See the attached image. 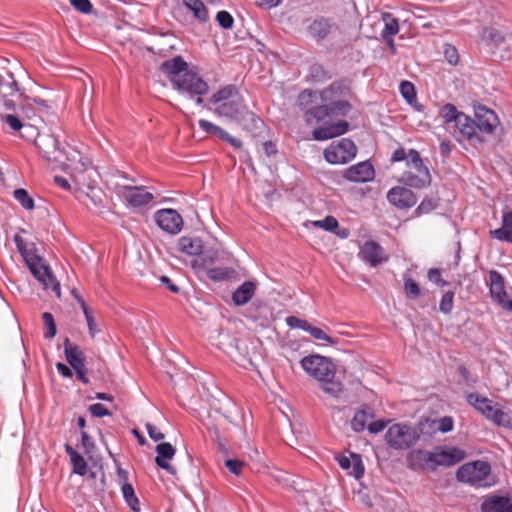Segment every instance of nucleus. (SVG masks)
<instances>
[{
    "label": "nucleus",
    "mask_w": 512,
    "mask_h": 512,
    "mask_svg": "<svg viewBox=\"0 0 512 512\" xmlns=\"http://www.w3.org/2000/svg\"><path fill=\"white\" fill-rule=\"evenodd\" d=\"M350 88L344 82H334L321 91L304 90L298 96V105L305 112V120L311 123L333 116H345L351 110L347 100Z\"/></svg>",
    "instance_id": "1"
},
{
    "label": "nucleus",
    "mask_w": 512,
    "mask_h": 512,
    "mask_svg": "<svg viewBox=\"0 0 512 512\" xmlns=\"http://www.w3.org/2000/svg\"><path fill=\"white\" fill-rule=\"evenodd\" d=\"M160 71L179 94L195 100L197 105L203 104V96L208 93L209 85L198 73L189 69L188 63L181 56L164 61Z\"/></svg>",
    "instance_id": "2"
},
{
    "label": "nucleus",
    "mask_w": 512,
    "mask_h": 512,
    "mask_svg": "<svg viewBox=\"0 0 512 512\" xmlns=\"http://www.w3.org/2000/svg\"><path fill=\"white\" fill-rule=\"evenodd\" d=\"M300 364L306 374L319 382L326 394L332 397L342 394L343 384L335 380L336 367L329 358L312 354L302 358Z\"/></svg>",
    "instance_id": "3"
},
{
    "label": "nucleus",
    "mask_w": 512,
    "mask_h": 512,
    "mask_svg": "<svg viewBox=\"0 0 512 512\" xmlns=\"http://www.w3.org/2000/svg\"><path fill=\"white\" fill-rule=\"evenodd\" d=\"M17 247L31 274L42 285L44 290L51 289L55 295L61 297L60 283L54 276L51 268L46 261L37 254L34 246H24L18 237H15Z\"/></svg>",
    "instance_id": "4"
},
{
    "label": "nucleus",
    "mask_w": 512,
    "mask_h": 512,
    "mask_svg": "<svg viewBox=\"0 0 512 512\" xmlns=\"http://www.w3.org/2000/svg\"><path fill=\"white\" fill-rule=\"evenodd\" d=\"M466 399L471 406L494 425L512 429V418L500 408L498 403L477 393L468 394Z\"/></svg>",
    "instance_id": "5"
},
{
    "label": "nucleus",
    "mask_w": 512,
    "mask_h": 512,
    "mask_svg": "<svg viewBox=\"0 0 512 512\" xmlns=\"http://www.w3.org/2000/svg\"><path fill=\"white\" fill-rule=\"evenodd\" d=\"M456 478L474 487H491L495 484L490 464L482 460L462 465L456 472Z\"/></svg>",
    "instance_id": "6"
},
{
    "label": "nucleus",
    "mask_w": 512,
    "mask_h": 512,
    "mask_svg": "<svg viewBox=\"0 0 512 512\" xmlns=\"http://www.w3.org/2000/svg\"><path fill=\"white\" fill-rule=\"evenodd\" d=\"M400 182L406 186L421 189L431 183L429 169L424 165L418 151L409 150V170L404 172Z\"/></svg>",
    "instance_id": "7"
},
{
    "label": "nucleus",
    "mask_w": 512,
    "mask_h": 512,
    "mask_svg": "<svg viewBox=\"0 0 512 512\" xmlns=\"http://www.w3.org/2000/svg\"><path fill=\"white\" fill-rule=\"evenodd\" d=\"M419 438V431L405 423H395L385 433L387 444L396 450H405L412 447Z\"/></svg>",
    "instance_id": "8"
},
{
    "label": "nucleus",
    "mask_w": 512,
    "mask_h": 512,
    "mask_svg": "<svg viewBox=\"0 0 512 512\" xmlns=\"http://www.w3.org/2000/svg\"><path fill=\"white\" fill-rule=\"evenodd\" d=\"M113 190L124 204L134 208L149 205L154 200L153 194L145 186L116 184Z\"/></svg>",
    "instance_id": "9"
},
{
    "label": "nucleus",
    "mask_w": 512,
    "mask_h": 512,
    "mask_svg": "<svg viewBox=\"0 0 512 512\" xmlns=\"http://www.w3.org/2000/svg\"><path fill=\"white\" fill-rule=\"evenodd\" d=\"M357 154L355 143L342 138L337 143H332L324 150V157L331 164H346L353 160Z\"/></svg>",
    "instance_id": "10"
},
{
    "label": "nucleus",
    "mask_w": 512,
    "mask_h": 512,
    "mask_svg": "<svg viewBox=\"0 0 512 512\" xmlns=\"http://www.w3.org/2000/svg\"><path fill=\"white\" fill-rule=\"evenodd\" d=\"M424 456L427 462H433L438 466H453L461 462L466 453L464 450L454 446L437 447L433 452H418Z\"/></svg>",
    "instance_id": "11"
},
{
    "label": "nucleus",
    "mask_w": 512,
    "mask_h": 512,
    "mask_svg": "<svg viewBox=\"0 0 512 512\" xmlns=\"http://www.w3.org/2000/svg\"><path fill=\"white\" fill-rule=\"evenodd\" d=\"M475 123L480 134L492 135L500 126L498 115L483 105L474 108Z\"/></svg>",
    "instance_id": "12"
},
{
    "label": "nucleus",
    "mask_w": 512,
    "mask_h": 512,
    "mask_svg": "<svg viewBox=\"0 0 512 512\" xmlns=\"http://www.w3.org/2000/svg\"><path fill=\"white\" fill-rule=\"evenodd\" d=\"M488 286L492 299L502 308L512 311V299L507 300L504 278L499 272L495 270L489 272Z\"/></svg>",
    "instance_id": "13"
},
{
    "label": "nucleus",
    "mask_w": 512,
    "mask_h": 512,
    "mask_svg": "<svg viewBox=\"0 0 512 512\" xmlns=\"http://www.w3.org/2000/svg\"><path fill=\"white\" fill-rule=\"evenodd\" d=\"M155 221L160 229L172 235L178 234L183 226L181 215L174 209L158 210Z\"/></svg>",
    "instance_id": "14"
},
{
    "label": "nucleus",
    "mask_w": 512,
    "mask_h": 512,
    "mask_svg": "<svg viewBox=\"0 0 512 512\" xmlns=\"http://www.w3.org/2000/svg\"><path fill=\"white\" fill-rule=\"evenodd\" d=\"M343 177L350 182L367 183L374 179L375 170L369 161H363L347 168Z\"/></svg>",
    "instance_id": "15"
},
{
    "label": "nucleus",
    "mask_w": 512,
    "mask_h": 512,
    "mask_svg": "<svg viewBox=\"0 0 512 512\" xmlns=\"http://www.w3.org/2000/svg\"><path fill=\"white\" fill-rule=\"evenodd\" d=\"M388 201L400 208V209H408L413 207L417 202L416 195L406 187H393L387 193Z\"/></svg>",
    "instance_id": "16"
},
{
    "label": "nucleus",
    "mask_w": 512,
    "mask_h": 512,
    "mask_svg": "<svg viewBox=\"0 0 512 512\" xmlns=\"http://www.w3.org/2000/svg\"><path fill=\"white\" fill-rule=\"evenodd\" d=\"M361 259L372 267L388 261V256L385 254L383 248L374 241L365 242L359 252Z\"/></svg>",
    "instance_id": "17"
},
{
    "label": "nucleus",
    "mask_w": 512,
    "mask_h": 512,
    "mask_svg": "<svg viewBox=\"0 0 512 512\" xmlns=\"http://www.w3.org/2000/svg\"><path fill=\"white\" fill-rule=\"evenodd\" d=\"M349 124L345 120H338L334 123L325 124L315 128L312 131L313 139L325 141L334 137L341 136L348 131Z\"/></svg>",
    "instance_id": "18"
},
{
    "label": "nucleus",
    "mask_w": 512,
    "mask_h": 512,
    "mask_svg": "<svg viewBox=\"0 0 512 512\" xmlns=\"http://www.w3.org/2000/svg\"><path fill=\"white\" fill-rule=\"evenodd\" d=\"M156 457L155 463L161 469H164L171 475L176 474V469L169 464V461L172 460L175 456L176 450L175 448L168 442L160 443L156 446Z\"/></svg>",
    "instance_id": "19"
},
{
    "label": "nucleus",
    "mask_w": 512,
    "mask_h": 512,
    "mask_svg": "<svg viewBox=\"0 0 512 512\" xmlns=\"http://www.w3.org/2000/svg\"><path fill=\"white\" fill-rule=\"evenodd\" d=\"M336 460L343 470H347L349 475L360 479L364 475V466L361 456L356 453H351L350 456H338Z\"/></svg>",
    "instance_id": "20"
},
{
    "label": "nucleus",
    "mask_w": 512,
    "mask_h": 512,
    "mask_svg": "<svg viewBox=\"0 0 512 512\" xmlns=\"http://www.w3.org/2000/svg\"><path fill=\"white\" fill-rule=\"evenodd\" d=\"M455 127L458 129L461 136L469 141L477 143H482L484 141L477 129L475 120L466 114L460 115Z\"/></svg>",
    "instance_id": "21"
},
{
    "label": "nucleus",
    "mask_w": 512,
    "mask_h": 512,
    "mask_svg": "<svg viewBox=\"0 0 512 512\" xmlns=\"http://www.w3.org/2000/svg\"><path fill=\"white\" fill-rule=\"evenodd\" d=\"M244 105L239 99H233L225 102L222 105L215 107L213 113L218 117H224L232 120H240L241 112L243 111Z\"/></svg>",
    "instance_id": "22"
},
{
    "label": "nucleus",
    "mask_w": 512,
    "mask_h": 512,
    "mask_svg": "<svg viewBox=\"0 0 512 512\" xmlns=\"http://www.w3.org/2000/svg\"><path fill=\"white\" fill-rule=\"evenodd\" d=\"M64 354L67 362L73 369L85 366V355L80 347L72 343L69 338L64 341Z\"/></svg>",
    "instance_id": "23"
},
{
    "label": "nucleus",
    "mask_w": 512,
    "mask_h": 512,
    "mask_svg": "<svg viewBox=\"0 0 512 512\" xmlns=\"http://www.w3.org/2000/svg\"><path fill=\"white\" fill-rule=\"evenodd\" d=\"M482 512H512V502L506 497L491 496L483 500Z\"/></svg>",
    "instance_id": "24"
},
{
    "label": "nucleus",
    "mask_w": 512,
    "mask_h": 512,
    "mask_svg": "<svg viewBox=\"0 0 512 512\" xmlns=\"http://www.w3.org/2000/svg\"><path fill=\"white\" fill-rule=\"evenodd\" d=\"M238 95V89L235 85L229 84L218 89L209 98V103L216 107L224 104L225 102L233 100Z\"/></svg>",
    "instance_id": "25"
},
{
    "label": "nucleus",
    "mask_w": 512,
    "mask_h": 512,
    "mask_svg": "<svg viewBox=\"0 0 512 512\" xmlns=\"http://www.w3.org/2000/svg\"><path fill=\"white\" fill-rule=\"evenodd\" d=\"M178 249L187 255L196 256L202 252L203 243L197 237L183 236L178 240Z\"/></svg>",
    "instance_id": "26"
},
{
    "label": "nucleus",
    "mask_w": 512,
    "mask_h": 512,
    "mask_svg": "<svg viewBox=\"0 0 512 512\" xmlns=\"http://www.w3.org/2000/svg\"><path fill=\"white\" fill-rule=\"evenodd\" d=\"M255 284L251 281H246L242 285H240L232 295L233 302L237 306L244 305L248 303L255 293Z\"/></svg>",
    "instance_id": "27"
},
{
    "label": "nucleus",
    "mask_w": 512,
    "mask_h": 512,
    "mask_svg": "<svg viewBox=\"0 0 512 512\" xmlns=\"http://www.w3.org/2000/svg\"><path fill=\"white\" fill-rule=\"evenodd\" d=\"M483 36L486 40L490 41L495 47L503 46L504 49H508L511 44L510 36L504 35L494 28L485 29Z\"/></svg>",
    "instance_id": "28"
},
{
    "label": "nucleus",
    "mask_w": 512,
    "mask_h": 512,
    "mask_svg": "<svg viewBox=\"0 0 512 512\" xmlns=\"http://www.w3.org/2000/svg\"><path fill=\"white\" fill-rule=\"evenodd\" d=\"M382 19L384 22V28L381 32V36L385 40H390L392 37L399 32V23L398 20L391 13H384L382 15Z\"/></svg>",
    "instance_id": "29"
},
{
    "label": "nucleus",
    "mask_w": 512,
    "mask_h": 512,
    "mask_svg": "<svg viewBox=\"0 0 512 512\" xmlns=\"http://www.w3.org/2000/svg\"><path fill=\"white\" fill-rule=\"evenodd\" d=\"M65 451L70 456L73 464V471L78 475H85L87 473V463L83 456L77 453L74 448L68 444L65 445Z\"/></svg>",
    "instance_id": "30"
},
{
    "label": "nucleus",
    "mask_w": 512,
    "mask_h": 512,
    "mask_svg": "<svg viewBox=\"0 0 512 512\" xmlns=\"http://www.w3.org/2000/svg\"><path fill=\"white\" fill-rule=\"evenodd\" d=\"M121 492H122L123 498H124L126 504L128 505V507L133 512H140L141 511L140 502H139L138 497L135 494L133 486L130 483H124V484H122Z\"/></svg>",
    "instance_id": "31"
},
{
    "label": "nucleus",
    "mask_w": 512,
    "mask_h": 512,
    "mask_svg": "<svg viewBox=\"0 0 512 512\" xmlns=\"http://www.w3.org/2000/svg\"><path fill=\"white\" fill-rule=\"evenodd\" d=\"M185 6L200 22H206L209 18L208 11L201 0H183Z\"/></svg>",
    "instance_id": "32"
},
{
    "label": "nucleus",
    "mask_w": 512,
    "mask_h": 512,
    "mask_svg": "<svg viewBox=\"0 0 512 512\" xmlns=\"http://www.w3.org/2000/svg\"><path fill=\"white\" fill-rule=\"evenodd\" d=\"M331 30V24L326 19L315 20L309 26V33L315 38H324Z\"/></svg>",
    "instance_id": "33"
},
{
    "label": "nucleus",
    "mask_w": 512,
    "mask_h": 512,
    "mask_svg": "<svg viewBox=\"0 0 512 512\" xmlns=\"http://www.w3.org/2000/svg\"><path fill=\"white\" fill-rule=\"evenodd\" d=\"M440 117L444 120L445 123L450 124L454 123V126L458 122L460 115H464L463 112L457 110V108L453 104H445L439 111Z\"/></svg>",
    "instance_id": "34"
},
{
    "label": "nucleus",
    "mask_w": 512,
    "mask_h": 512,
    "mask_svg": "<svg viewBox=\"0 0 512 512\" xmlns=\"http://www.w3.org/2000/svg\"><path fill=\"white\" fill-rule=\"evenodd\" d=\"M239 122L245 129H254L258 128L261 120L256 116L255 113L249 111L245 106L243 107V111L240 115V120H236Z\"/></svg>",
    "instance_id": "35"
},
{
    "label": "nucleus",
    "mask_w": 512,
    "mask_h": 512,
    "mask_svg": "<svg viewBox=\"0 0 512 512\" xmlns=\"http://www.w3.org/2000/svg\"><path fill=\"white\" fill-rule=\"evenodd\" d=\"M198 125H199L200 129L202 131H204L205 133H207L209 135L216 136L222 140L224 137L227 136V131H225L220 126H218L208 120L200 119L198 121Z\"/></svg>",
    "instance_id": "36"
},
{
    "label": "nucleus",
    "mask_w": 512,
    "mask_h": 512,
    "mask_svg": "<svg viewBox=\"0 0 512 512\" xmlns=\"http://www.w3.org/2000/svg\"><path fill=\"white\" fill-rule=\"evenodd\" d=\"M43 152L44 157L51 159L52 151L49 149L53 148V151H60V142L52 135L41 138V145L39 146Z\"/></svg>",
    "instance_id": "37"
},
{
    "label": "nucleus",
    "mask_w": 512,
    "mask_h": 512,
    "mask_svg": "<svg viewBox=\"0 0 512 512\" xmlns=\"http://www.w3.org/2000/svg\"><path fill=\"white\" fill-rule=\"evenodd\" d=\"M426 424H429L431 428L434 430L440 431L441 433L450 432L453 429L454 422L453 419L449 416L442 417L438 420L426 421Z\"/></svg>",
    "instance_id": "38"
},
{
    "label": "nucleus",
    "mask_w": 512,
    "mask_h": 512,
    "mask_svg": "<svg viewBox=\"0 0 512 512\" xmlns=\"http://www.w3.org/2000/svg\"><path fill=\"white\" fill-rule=\"evenodd\" d=\"M13 196L24 209H26V210L34 209V207H35L34 200L29 195L27 190H25L23 188L16 189L13 192Z\"/></svg>",
    "instance_id": "39"
},
{
    "label": "nucleus",
    "mask_w": 512,
    "mask_h": 512,
    "mask_svg": "<svg viewBox=\"0 0 512 512\" xmlns=\"http://www.w3.org/2000/svg\"><path fill=\"white\" fill-rule=\"evenodd\" d=\"M306 332H308L315 340L322 341L327 345H335L337 343V341L326 334L323 329L314 327L311 324Z\"/></svg>",
    "instance_id": "40"
},
{
    "label": "nucleus",
    "mask_w": 512,
    "mask_h": 512,
    "mask_svg": "<svg viewBox=\"0 0 512 512\" xmlns=\"http://www.w3.org/2000/svg\"><path fill=\"white\" fill-rule=\"evenodd\" d=\"M44 323V336L45 338L52 339L55 337L57 328L54 321L53 315L49 312H45L42 315Z\"/></svg>",
    "instance_id": "41"
},
{
    "label": "nucleus",
    "mask_w": 512,
    "mask_h": 512,
    "mask_svg": "<svg viewBox=\"0 0 512 512\" xmlns=\"http://www.w3.org/2000/svg\"><path fill=\"white\" fill-rule=\"evenodd\" d=\"M402 97L409 103L416 102V90L414 85L409 81H402L399 86Z\"/></svg>",
    "instance_id": "42"
},
{
    "label": "nucleus",
    "mask_w": 512,
    "mask_h": 512,
    "mask_svg": "<svg viewBox=\"0 0 512 512\" xmlns=\"http://www.w3.org/2000/svg\"><path fill=\"white\" fill-rule=\"evenodd\" d=\"M206 271V274L208 278L214 281H221L225 280L230 277L232 270L227 267H214V268H208Z\"/></svg>",
    "instance_id": "43"
},
{
    "label": "nucleus",
    "mask_w": 512,
    "mask_h": 512,
    "mask_svg": "<svg viewBox=\"0 0 512 512\" xmlns=\"http://www.w3.org/2000/svg\"><path fill=\"white\" fill-rule=\"evenodd\" d=\"M368 414L365 410H359L355 413L351 427L355 432H361L367 427Z\"/></svg>",
    "instance_id": "44"
},
{
    "label": "nucleus",
    "mask_w": 512,
    "mask_h": 512,
    "mask_svg": "<svg viewBox=\"0 0 512 512\" xmlns=\"http://www.w3.org/2000/svg\"><path fill=\"white\" fill-rule=\"evenodd\" d=\"M83 314H84L86 322H87L89 335L92 338H94L97 334L100 333V328H99L98 323L95 320L93 311L91 309H89L88 307H84Z\"/></svg>",
    "instance_id": "45"
},
{
    "label": "nucleus",
    "mask_w": 512,
    "mask_h": 512,
    "mask_svg": "<svg viewBox=\"0 0 512 512\" xmlns=\"http://www.w3.org/2000/svg\"><path fill=\"white\" fill-rule=\"evenodd\" d=\"M404 290L408 297L417 298L421 291L419 285L412 278L404 279Z\"/></svg>",
    "instance_id": "46"
},
{
    "label": "nucleus",
    "mask_w": 512,
    "mask_h": 512,
    "mask_svg": "<svg viewBox=\"0 0 512 512\" xmlns=\"http://www.w3.org/2000/svg\"><path fill=\"white\" fill-rule=\"evenodd\" d=\"M490 234L497 240L512 243V229L510 230L507 227L501 226L498 229L490 231Z\"/></svg>",
    "instance_id": "47"
},
{
    "label": "nucleus",
    "mask_w": 512,
    "mask_h": 512,
    "mask_svg": "<svg viewBox=\"0 0 512 512\" xmlns=\"http://www.w3.org/2000/svg\"><path fill=\"white\" fill-rule=\"evenodd\" d=\"M454 293L452 291L446 292L440 301L439 309L444 314H449L453 308Z\"/></svg>",
    "instance_id": "48"
},
{
    "label": "nucleus",
    "mask_w": 512,
    "mask_h": 512,
    "mask_svg": "<svg viewBox=\"0 0 512 512\" xmlns=\"http://www.w3.org/2000/svg\"><path fill=\"white\" fill-rule=\"evenodd\" d=\"M216 20L218 24L224 29H231L234 24L232 15L225 10L219 11L217 13Z\"/></svg>",
    "instance_id": "49"
},
{
    "label": "nucleus",
    "mask_w": 512,
    "mask_h": 512,
    "mask_svg": "<svg viewBox=\"0 0 512 512\" xmlns=\"http://www.w3.org/2000/svg\"><path fill=\"white\" fill-rule=\"evenodd\" d=\"M444 56L449 64L457 65L459 62L458 51L455 46L447 44L444 47Z\"/></svg>",
    "instance_id": "50"
},
{
    "label": "nucleus",
    "mask_w": 512,
    "mask_h": 512,
    "mask_svg": "<svg viewBox=\"0 0 512 512\" xmlns=\"http://www.w3.org/2000/svg\"><path fill=\"white\" fill-rule=\"evenodd\" d=\"M287 325L292 329H301L303 331H307L310 323L306 320H302L295 316H289L286 318Z\"/></svg>",
    "instance_id": "51"
},
{
    "label": "nucleus",
    "mask_w": 512,
    "mask_h": 512,
    "mask_svg": "<svg viewBox=\"0 0 512 512\" xmlns=\"http://www.w3.org/2000/svg\"><path fill=\"white\" fill-rule=\"evenodd\" d=\"M70 4L79 12L89 14L92 12L93 6L90 0H69Z\"/></svg>",
    "instance_id": "52"
},
{
    "label": "nucleus",
    "mask_w": 512,
    "mask_h": 512,
    "mask_svg": "<svg viewBox=\"0 0 512 512\" xmlns=\"http://www.w3.org/2000/svg\"><path fill=\"white\" fill-rule=\"evenodd\" d=\"M89 412L94 417H105L110 416V411L101 403H95L89 406Z\"/></svg>",
    "instance_id": "53"
},
{
    "label": "nucleus",
    "mask_w": 512,
    "mask_h": 512,
    "mask_svg": "<svg viewBox=\"0 0 512 512\" xmlns=\"http://www.w3.org/2000/svg\"><path fill=\"white\" fill-rule=\"evenodd\" d=\"M225 466L231 473L238 476L241 474L242 468L244 467V462L237 459H227L225 461Z\"/></svg>",
    "instance_id": "54"
},
{
    "label": "nucleus",
    "mask_w": 512,
    "mask_h": 512,
    "mask_svg": "<svg viewBox=\"0 0 512 512\" xmlns=\"http://www.w3.org/2000/svg\"><path fill=\"white\" fill-rule=\"evenodd\" d=\"M406 160V165L409 168V151L406 153L405 149L402 147H399L394 150L391 161L392 162H400Z\"/></svg>",
    "instance_id": "55"
},
{
    "label": "nucleus",
    "mask_w": 512,
    "mask_h": 512,
    "mask_svg": "<svg viewBox=\"0 0 512 512\" xmlns=\"http://www.w3.org/2000/svg\"><path fill=\"white\" fill-rule=\"evenodd\" d=\"M428 279L441 287L447 285V282L441 277L440 270L437 268H432L428 271Z\"/></svg>",
    "instance_id": "56"
},
{
    "label": "nucleus",
    "mask_w": 512,
    "mask_h": 512,
    "mask_svg": "<svg viewBox=\"0 0 512 512\" xmlns=\"http://www.w3.org/2000/svg\"><path fill=\"white\" fill-rule=\"evenodd\" d=\"M436 208V203L432 199H424L416 209V213L424 214L429 213Z\"/></svg>",
    "instance_id": "57"
},
{
    "label": "nucleus",
    "mask_w": 512,
    "mask_h": 512,
    "mask_svg": "<svg viewBox=\"0 0 512 512\" xmlns=\"http://www.w3.org/2000/svg\"><path fill=\"white\" fill-rule=\"evenodd\" d=\"M213 261H214V256L204 255L200 259L194 260L193 266L198 267L203 270H207L209 268V266L213 263Z\"/></svg>",
    "instance_id": "58"
},
{
    "label": "nucleus",
    "mask_w": 512,
    "mask_h": 512,
    "mask_svg": "<svg viewBox=\"0 0 512 512\" xmlns=\"http://www.w3.org/2000/svg\"><path fill=\"white\" fill-rule=\"evenodd\" d=\"M255 5L259 8L273 9L278 7L283 0H253Z\"/></svg>",
    "instance_id": "59"
},
{
    "label": "nucleus",
    "mask_w": 512,
    "mask_h": 512,
    "mask_svg": "<svg viewBox=\"0 0 512 512\" xmlns=\"http://www.w3.org/2000/svg\"><path fill=\"white\" fill-rule=\"evenodd\" d=\"M146 430L149 435V437L154 441H160L164 439V434L161 433L156 426H154L151 423L146 424Z\"/></svg>",
    "instance_id": "60"
},
{
    "label": "nucleus",
    "mask_w": 512,
    "mask_h": 512,
    "mask_svg": "<svg viewBox=\"0 0 512 512\" xmlns=\"http://www.w3.org/2000/svg\"><path fill=\"white\" fill-rule=\"evenodd\" d=\"M4 121L9 125V127L15 131H18L22 128V122L20 119L12 114L6 115L4 117Z\"/></svg>",
    "instance_id": "61"
},
{
    "label": "nucleus",
    "mask_w": 512,
    "mask_h": 512,
    "mask_svg": "<svg viewBox=\"0 0 512 512\" xmlns=\"http://www.w3.org/2000/svg\"><path fill=\"white\" fill-rule=\"evenodd\" d=\"M322 223V229L329 232H335L336 228L338 227V221L333 216H326L322 220Z\"/></svg>",
    "instance_id": "62"
},
{
    "label": "nucleus",
    "mask_w": 512,
    "mask_h": 512,
    "mask_svg": "<svg viewBox=\"0 0 512 512\" xmlns=\"http://www.w3.org/2000/svg\"><path fill=\"white\" fill-rule=\"evenodd\" d=\"M386 423L382 420L371 422L367 425L370 433L376 434L384 430Z\"/></svg>",
    "instance_id": "63"
},
{
    "label": "nucleus",
    "mask_w": 512,
    "mask_h": 512,
    "mask_svg": "<svg viewBox=\"0 0 512 512\" xmlns=\"http://www.w3.org/2000/svg\"><path fill=\"white\" fill-rule=\"evenodd\" d=\"M56 369L59 374L65 378H71L73 376L72 370L62 362L56 363Z\"/></svg>",
    "instance_id": "64"
}]
</instances>
